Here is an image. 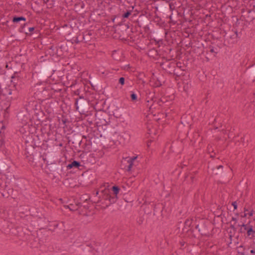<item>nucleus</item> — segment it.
<instances>
[{"instance_id":"obj_1","label":"nucleus","mask_w":255,"mask_h":255,"mask_svg":"<svg viewBox=\"0 0 255 255\" xmlns=\"http://www.w3.org/2000/svg\"><path fill=\"white\" fill-rule=\"evenodd\" d=\"M26 144L25 154L28 161L33 166H42L46 161V158L41 154V147L27 144L28 142Z\"/></svg>"},{"instance_id":"obj_2","label":"nucleus","mask_w":255,"mask_h":255,"mask_svg":"<svg viewBox=\"0 0 255 255\" xmlns=\"http://www.w3.org/2000/svg\"><path fill=\"white\" fill-rule=\"evenodd\" d=\"M160 63V66L168 74L172 75L177 77H179L182 74L180 66H178V64H180V63L171 61L164 57Z\"/></svg>"},{"instance_id":"obj_3","label":"nucleus","mask_w":255,"mask_h":255,"mask_svg":"<svg viewBox=\"0 0 255 255\" xmlns=\"http://www.w3.org/2000/svg\"><path fill=\"white\" fill-rule=\"evenodd\" d=\"M55 70L54 69V66L51 62L42 63L39 65V68L36 72L39 79H44L50 78Z\"/></svg>"},{"instance_id":"obj_4","label":"nucleus","mask_w":255,"mask_h":255,"mask_svg":"<svg viewBox=\"0 0 255 255\" xmlns=\"http://www.w3.org/2000/svg\"><path fill=\"white\" fill-rule=\"evenodd\" d=\"M120 34L119 38L124 41H129L134 42L135 40L134 36L133 35L132 28L129 29L128 25L124 24L120 25V27L116 30Z\"/></svg>"},{"instance_id":"obj_5","label":"nucleus","mask_w":255,"mask_h":255,"mask_svg":"<svg viewBox=\"0 0 255 255\" xmlns=\"http://www.w3.org/2000/svg\"><path fill=\"white\" fill-rule=\"evenodd\" d=\"M75 106L77 111L81 114H85L86 117L89 115V112L87 111L88 105L87 100L83 97L79 96L75 98Z\"/></svg>"},{"instance_id":"obj_6","label":"nucleus","mask_w":255,"mask_h":255,"mask_svg":"<svg viewBox=\"0 0 255 255\" xmlns=\"http://www.w3.org/2000/svg\"><path fill=\"white\" fill-rule=\"evenodd\" d=\"M89 115H93V119H95L96 124L98 126L106 125L107 122L105 119L107 114L103 111H96L95 110L90 112Z\"/></svg>"},{"instance_id":"obj_7","label":"nucleus","mask_w":255,"mask_h":255,"mask_svg":"<svg viewBox=\"0 0 255 255\" xmlns=\"http://www.w3.org/2000/svg\"><path fill=\"white\" fill-rule=\"evenodd\" d=\"M101 193L102 194V198L101 199L100 196L98 197L97 203L101 202L102 204H105V208L108 207L111 204L115 203L111 202V199L113 198V196H112L109 190H105L104 192L102 191Z\"/></svg>"},{"instance_id":"obj_8","label":"nucleus","mask_w":255,"mask_h":255,"mask_svg":"<svg viewBox=\"0 0 255 255\" xmlns=\"http://www.w3.org/2000/svg\"><path fill=\"white\" fill-rule=\"evenodd\" d=\"M44 163L46 164V166L44 168L45 172L47 174L53 175V177H55L56 175L59 173L60 166H58L55 162L48 163L47 161H46Z\"/></svg>"},{"instance_id":"obj_9","label":"nucleus","mask_w":255,"mask_h":255,"mask_svg":"<svg viewBox=\"0 0 255 255\" xmlns=\"http://www.w3.org/2000/svg\"><path fill=\"white\" fill-rule=\"evenodd\" d=\"M17 92L15 90H12L9 88H5L4 90L1 91V93L0 94V104H2L3 102V99H2V97L5 96L6 99L8 100L12 99H16V97H13L11 96V95L16 94Z\"/></svg>"},{"instance_id":"obj_10","label":"nucleus","mask_w":255,"mask_h":255,"mask_svg":"<svg viewBox=\"0 0 255 255\" xmlns=\"http://www.w3.org/2000/svg\"><path fill=\"white\" fill-rule=\"evenodd\" d=\"M32 91L35 96L44 98V95L47 92V87H44L41 83L36 84L33 88Z\"/></svg>"},{"instance_id":"obj_11","label":"nucleus","mask_w":255,"mask_h":255,"mask_svg":"<svg viewBox=\"0 0 255 255\" xmlns=\"http://www.w3.org/2000/svg\"><path fill=\"white\" fill-rule=\"evenodd\" d=\"M137 158V156L132 157H127L122 161V165H125L123 168L128 171L131 170V167L133 165V161Z\"/></svg>"},{"instance_id":"obj_12","label":"nucleus","mask_w":255,"mask_h":255,"mask_svg":"<svg viewBox=\"0 0 255 255\" xmlns=\"http://www.w3.org/2000/svg\"><path fill=\"white\" fill-rule=\"evenodd\" d=\"M17 120L22 126H26L30 120L29 113L26 111H20L17 115Z\"/></svg>"},{"instance_id":"obj_13","label":"nucleus","mask_w":255,"mask_h":255,"mask_svg":"<svg viewBox=\"0 0 255 255\" xmlns=\"http://www.w3.org/2000/svg\"><path fill=\"white\" fill-rule=\"evenodd\" d=\"M29 23H22L19 28V31L24 33L27 36H31L32 32L35 30L34 27H29Z\"/></svg>"},{"instance_id":"obj_14","label":"nucleus","mask_w":255,"mask_h":255,"mask_svg":"<svg viewBox=\"0 0 255 255\" xmlns=\"http://www.w3.org/2000/svg\"><path fill=\"white\" fill-rule=\"evenodd\" d=\"M95 38V32L93 30H86L83 33V40L85 43L93 41Z\"/></svg>"},{"instance_id":"obj_15","label":"nucleus","mask_w":255,"mask_h":255,"mask_svg":"<svg viewBox=\"0 0 255 255\" xmlns=\"http://www.w3.org/2000/svg\"><path fill=\"white\" fill-rule=\"evenodd\" d=\"M196 229H198L199 232L203 236L209 237L210 235L207 227L205 224L196 225Z\"/></svg>"},{"instance_id":"obj_16","label":"nucleus","mask_w":255,"mask_h":255,"mask_svg":"<svg viewBox=\"0 0 255 255\" xmlns=\"http://www.w3.org/2000/svg\"><path fill=\"white\" fill-rule=\"evenodd\" d=\"M38 106L37 102L35 101H30L25 105L26 112L28 113L32 111L37 110L36 107Z\"/></svg>"},{"instance_id":"obj_17","label":"nucleus","mask_w":255,"mask_h":255,"mask_svg":"<svg viewBox=\"0 0 255 255\" xmlns=\"http://www.w3.org/2000/svg\"><path fill=\"white\" fill-rule=\"evenodd\" d=\"M83 138L86 139V142L82 145V147L88 151H91L94 150L91 140L90 139H87L86 136L84 135L83 136Z\"/></svg>"},{"instance_id":"obj_18","label":"nucleus","mask_w":255,"mask_h":255,"mask_svg":"<svg viewBox=\"0 0 255 255\" xmlns=\"http://www.w3.org/2000/svg\"><path fill=\"white\" fill-rule=\"evenodd\" d=\"M111 189L113 192L114 195H113V198L111 199V202H116L118 199L117 195L120 192V188L119 186L115 185L112 187Z\"/></svg>"},{"instance_id":"obj_19","label":"nucleus","mask_w":255,"mask_h":255,"mask_svg":"<svg viewBox=\"0 0 255 255\" xmlns=\"http://www.w3.org/2000/svg\"><path fill=\"white\" fill-rule=\"evenodd\" d=\"M61 90H62V89L61 88L58 87V86L55 84L48 85L47 87V91H53V92H51L52 94L56 93H60Z\"/></svg>"},{"instance_id":"obj_20","label":"nucleus","mask_w":255,"mask_h":255,"mask_svg":"<svg viewBox=\"0 0 255 255\" xmlns=\"http://www.w3.org/2000/svg\"><path fill=\"white\" fill-rule=\"evenodd\" d=\"M5 178L9 180H13L15 179L14 175L13 174V171L11 168H9V170L3 172L2 173Z\"/></svg>"},{"instance_id":"obj_21","label":"nucleus","mask_w":255,"mask_h":255,"mask_svg":"<svg viewBox=\"0 0 255 255\" xmlns=\"http://www.w3.org/2000/svg\"><path fill=\"white\" fill-rule=\"evenodd\" d=\"M82 140L81 139L80 136L78 135H74L73 136V141H72V143L74 144V146L75 147H80L82 146Z\"/></svg>"},{"instance_id":"obj_22","label":"nucleus","mask_w":255,"mask_h":255,"mask_svg":"<svg viewBox=\"0 0 255 255\" xmlns=\"http://www.w3.org/2000/svg\"><path fill=\"white\" fill-rule=\"evenodd\" d=\"M26 18L23 16H14L12 17V21L14 23H20L21 24L22 23H26Z\"/></svg>"},{"instance_id":"obj_23","label":"nucleus","mask_w":255,"mask_h":255,"mask_svg":"<svg viewBox=\"0 0 255 255\" xmlns=\"http://www.w3.org/2000/svg\"><path fill=\"white\" fill-rule=\"evenodd\" d=\"M82 206H83L85 208H87V207L86 205H83L81 203L78 202L75 203V205H74L73 204H70L68 206V207L70 210L76 211V210H77L79 208H81Z\"/></svg>"},{"instance_id":"obj_24","label":"nucleus","mask_w":255,"mask_h":255,"mask_svg":"<svg viewBox=\"0 0 255 255\" xmlns=\"http://www.w3.org/2000/svg\"><path fill=\"white\" fill-rule=\"evenodd\" d=\"M12 192L13 189L7 186V188H5L4 190L2 191L1 194L3 197L8 198L9 196L12 195Z\"/></svg>"},{"instance_id":"obj_25","label":"nucleus","mask_w":255,"mask_h":255,"mask_svg":"<svg viewBox=\"0 0 255 255\" xmlns=\"http://www.w3.org/2000/svg\"><path fill=\"white\" fill-rule=\"evenodd\" d=\"M115 133H116V132H114L113 130L108 129V132L106 131L103 134L105 138L111 141L113 140V135Z\"/></svg>"},{"instance_id":"obj_26","label":"nucleus","mask_w":255,"mask_h":255,"mask_svg":"<svg viewBox=\"0 0 255 255\" xmlns=\"http://www.w3.org/2000/svg\"><path fill=\"white\" fill-rule=\"evenodd\" d=\"M246 230L248 237H249L250 238L255 237V230H253V227L252 225H250L247 228Z\"/></svg>"},{"instance_id":"obj_27","label":"nucleus","mask_w":255,"mask_h":255,"mask_svg":"<svg viewBox=\"0 0 255 255\" xmlns=\"http://www.w3.org/2000/svg\"><path fill=\"white\" fill-rule=\"evenodd\" d=\"M10 168L5 162H0V174L1 175L3 172L7 171Z\"/></svg>"},{"instance_id":"obj_28","label":"nucleus","mask_w":255,"mask_h":255,"mask_svg":"<svg viewBox=\"0 0 255 255\" xmlns=\"http://www.w3.org/2000/svg\"><path fill=\"white\" fill-rule=\"evenodd\" d=\"M81 166L80 162L76 160H74L71 163L68 164L67 165V168L68 169H71L73 168H79Z\"/></svg>"},{"instance_id":"obj_29","label":"nucleus","mask_w":255,"mask_h":255,"mask_svg":"<svg viewBox=\"0 0 255 255\" xmlns=\"http://www.w3.org/2000/svg\"><path fill=\"white\" fill-rule=\"evenodd\" d=\"M43 4L46 5L48 8H52L55 4V0H40Z\"/></svg>"},{"instance_id":"obj_30","label":"nucleus","mask_w":255,"mask_h":255,"mask_svg":"<svg viewBox=\"0 0 255 255\" xmlns=\"http://www.w3.org/2000/svg\"><path fill=\"white\" fill-rule=\"evenodd\" d=\"M72 30V27L71 25L69 24H64L63 26H61V29L60 30L61 32H68V34H71V30Z\"/></svg>"},{"instance_id":"obj_31","label":"nucleus","mask_w":255,"mask_h":255,"mask_svg":"<svg viewBox=\"0 0 255 255\" xmlns=\"http://www.w3.org/2000/svg\"><path fill=\"white\" fill-rule=\"evenodd\" d=\"M91 86L95 90H98L100 87V84L96 78H93L91 81Z\"/></svg>"},{"instance_id":"obj_32","label":"nucleus","mask_w":255,"mask_h":255,"mask_svg":"<svg viewBox=\"0 0 255 255\" xmlns=\"http://www.w3.org/2000/svg\"><path fill=\"white\" fill-rule=\"evenodd\" d=\"M7 187V185L6 184V182L4 180L2 179V175L0 174V193H1L2 191Z\"/></svg>"},{"instance_id":"obj_33","label":"nucleus","mask_w":255,"mask_h":255,"mask_svg":"<svg viewBox=\"0 0 255 255\" xmlns=\"http://www.w3.org/2000/svg\"><path fill=\"white\" fill-rule=\"evenodd\" d=\"M238 37V33L237 30L234 31L232 35H230V38L231 39V43H235L237 41Z\"/></svg>"},{"instance_id":"obj_34","label":"nucleus","mask_w":255,"mask_h":255,"mask_svg":"<svg viewBox=\"0 0 255 255\" xmlns=\"http://www.w3.org/2000/svg\"><path fill=\"white\" fill-rule=\"evenodd\" d=\"M66 47H67V44H60V43H58V45H57V54H58L59 53L60 54H61V53L59 51L60 50L61 52L63 51V50H65V48H66Z\"/></svg>"},{"instance_id":"obj_35","label":"nucleus","mask_w":255,"mask_h":255,"mask_svg":"<svg viewBox=\"0 0 255 255\" xmlns=\"http://www.w3.org/2000/svg\"><path fill=\"white\" fill-rule=\"evenodd\" d=\"M130 97L131 101L133 102H136L137 100V95H136V94H135L132 91H130Z\"/></svg>"},{"instance_id":"obj_36","label":"nucleus","mask_w":255,"mask_h":255,"mask_svg":"<svg viewBox=\"0 0 255 255\" xmlns=\"http://www.w3.org/2000/svg\"><path fill=\"white\" fill-rule=\"evenodd\" d=\"M250 225V222H249L248 224H245L243 223L242 225H238V226L241 227V228H244V230H246L247 228Z\"/></svg>"},{"instance_id":"obj_37","label":"nucleus","mask_w":255,"mask_h":255,"mask_svg":"<svg viewBox=\"0 0 255 255\" xmlns=\"http://www.w3.org/2000/svg\"><path fill=\"white\" fill-rule=\"evenodd\" d=\"M131 10H127L126 12H125L123 14V17L124 18H128V16L130 15L131 14Z\"/></svg>"},{"instance_id":"obj_38","label":"nucleus","mask_w":255,"mask_h":255,"mask_svg":"<svg viewBox=\"0 0 255 255\" xmlns=\"http://www.w3.org/2000/svg\"><path fill=\"white\" fill-rule=\"evenodd\" d=\"M251 76H255V64L253 65L251 68Z\"/></svg>"},{"instance_id":"obj_39","label":"nucleus","mask_w":255,"mask_h":255,"mask_svg":"<svg viewBox=\"0 0 255 255\" xmlns=\"http://www.w3.org/2000/svg\"><path fill=\"white\" fill-rule=\"evenodd\" d=\"M161 34L162 35V33L161 30H159L156 31V34H155L154 35L156 36V37L158 38V40H161V39H160L159 38L160 37Z\"/></svg>"},{"instance_id":"obj_40","label":"nucleus","mask_w":255,"mask_h":255,"mask_svg":"<svg viewBox=\"0 0 255 255\" xmlns=\"http://www.w3.org/2000/svg\"><path fill=\"white\" fill-rule=\"evenodd\" d=\"M125 79L124 77H121L120 78L119 80V83L121 85H124L125 84Z\"/></svg>"},{"instance_id":"obj_41","label":"nucleus","mask_w":255,"mask_h":255,"mask_svg":"<svg viewBox=\"0 0 255 255\" xmlns=\"http://www.w3.org/2000/svg\"><path fill=\"white\" fill-rule=\"evenodd\" d=\"M185 244H186V243L184 241H180L179 243V245L180 246L179 249L181 250H183V247L185 245Z\"/></svg>"},{"instance_id":"obj_42","label":"nucleus","mask_w":255,"mask_h":255,"mask_svg":"<svg viewBox=\"0 0 255 255\" xmlns=\"http://www.w3.org/2000/svg\"><path fill=\"white\" fill-rule=\"evenodd\" d=\"M61 121L62 122V123L65 125V126H66V124L67 123H68V119H67L65 117H62V119H61Z\"/></svg>"},{"instance_id":"obj_43","label":"nucleus","mask_w":255,"mask_h":255,"mask_svg":"<svg viewBox=\"0 0 255 255\" xmlns=\"http://www.w3.org/2000/svg\"><path fill=\"white\" fill-rule=\"evenodd\" d=\"M223 166L222 165H219L217 167V170L216 173V174L221 173V170L223 169Z\"/></svg>"},{"instance_id":"obj_44","label":"nucleus","mask_w":255,"mask_h":255,"mask_svg":"<svg viewBox=\"0 0 255 255\" xmlns=\"http://www.w3.org/2000/svg\"><path fill=\"white\" fill-rule=\"evenodd\" d=\"M209 51L211 52V53H217L218 52L217 51H215V50H214V48L213 46H210L209 47Z\"/></svg>"},{"instance_id":"obj_45","label":"nucleus","mask_w":255,"mask_h":255,"mask_svg":"<svg viewBox=\"0 0 255 255\" xmlns=\"http://www.w3.org/2000/svg\"><path fill=\"white\" fill-rule=\"evenodd\" d=\"M241 141L242 142L243 146L247 145V142H246L245 141V137H242L241 138Z\"/></svg>"},{"instance_id":"obj_46","label":"nucleus","mask_w":255,"mask_h":255,"mask_svg":"<svg viewBox=\"0 0 255 255\" xmlns=\"http://www.w3.org/2000/svg\"><path fill=\"white\" fill-rule=\"evenodd\" d=\"M137 81H138V84H141L143 85H144L145 83V82L143 80L141 79V78H138Z\"/></svg>"},{"instance_id":"obj_47","label":"nucleus","mask_w":255,"mask_h":255,"mask_svg":"<svg viewBox=\"0 0 255 255\" xmlns=\"http://www.w3.org/2000/svg\"><path fill=\"white\" fill-rule=\"evenodd\" d=\"M191 222L189 220H186L185 222V225L190 227Z\"/></svg>"},{"instance_id":"obj_48","label":"nucleus","mask_w":255,"mask_h":255,"mask_svg":"<svg viewBox=\"0 0 255 255\" xmlns=\"http://www.w3.org/2000/svg\"><path fill=\"white\" fill-rule=\"evenodd\" d=\"M15 77H14V76H11V82L12 83H13V86H14V87H15V86H16V85H15Z\"/></svg>"},{"instance_id":"obj_49","label":"nucleus","mask_w":255,"mask_h":255,"mask_svg":"<svg viewBox=\"0 0 255 255\" xmlns=\"http://www.w3.org/2000/svg\"><path fill=\"white\" fill-rule=\"evenodd\" d=\"M232 205L234 206V210H236L237 209V203L236 201L233 202L232 204Z\"/></svg>"},{"instance_id":"obj_50","label":"nucleus","mask_w":255,"mask_h":255,"mask_svg":"<svg viewBox=\"0 0 255 255\" xmlns=\"http://www.w3.org/2000/svg\"><path fill=\"white\" fill-rule=\"evenodd\" d=\"M230 228L233 230L234 232H236L237 231V228L235 227L234 224H231Z\"/></svg>"},{"instance_id":"obj_51","label":"nucleus","mask_w":255,"mask_h":255,"mask_svg":"<svg viewBox=\"0 0 255 255\" xmlns=\"http://www.w3.org/2000/svg\"><path fill=\"white\" fill-rule=\"evenodd\" d=\"M169 8H170V9L172 11L173 9H174L175 8V6L174 5V4H173L172 3H170L169 4Z\"/></svg>"},{"instance_id":"obj_52","label":"nucleus","mask_w":255,"mask_h":255,"mask_svg":"<svg viewBox=\"0 0 255 255\" xmlns=\"http://www.w3.org/2000/svg\"><path fill=\"white\" fill-rule=\"evenodd\" d=\"M246 231V230H244V228H241V229L239 230V232L240 233H245Z\"/></svg>"},{"instance_id":"obj_53","label":"nucleus","mask_w":255,"mask_h":255,"mask_svg":"<svg viewBox=\"0 0 255 255\" xmlns=\"http://www.w3.org/2000/svg\"><path fill=\"white\" fill-rule=\"evenodd\" d=\"M74 41H75V43H78L79 42H80L81 41L80 40H79L78 37H76V39L74 40Z\"/></svg>"},{"instance_id":"obj_54","label":"nucleus","mask_w":255,"mask_h":255,"mask_svg":"<svg viewBox=\"0 0 255 255\" xmlns=\"http://www.w3.org/2000/svg\"><path fill=\"white\" fill-rule=\"evenodd\" d=\"M161 86V84L160 83V82L158 81V82L155 83V86L156 87H160Z\"/></svg>"},{"instance_id":"obj_55","label":"nucleus","mask_w":255,"mask_h":255,"mask_svg":"<svg viewBox=\"0 0 255 255\" xmlns=\"http://www.w3.org/2000/svg\"><path fill=\"white\" fill-rule=\"evenodd\" d=\"M254 210H252L251 211V212L250 213H249L248 214H249V215L250 216H252L253 215V214H254Z\"/></svg>"},{"instance_id":"obj_56","label":"nucleus","mask_w":255,"mask_h":255,"mask_svg":"<svg viewBox=\"0 0 255 255\" xmlns=\"http://www.w3.org/2000/svg\"><path fill=\"white\" fill-rule=\"evenodd\" d=\"M142 219L141 218H140L139 220L137 221V223H138L139 225H140L142 223Z\"/></svg>"},{"instance_id":"obj_57","label":"nucleus","mask_w":255,"mask_h":255,"mask_svg":"<svg viewBox=\"0 0 255 255\" xmlns=\"http://www.w3.org/2000/svg\"><path fill=\"white\" fill-rule=\"evenodd\" d=\"M93 119H93V118H91V119H90V118H88L87 121H88L90 123H92V122H93Z\"/></svg>"},{"instance_id":"obj_58","label":"nucleus","mask_w":255,"mask_h":255,"mask_svg":"<svg viewBox=\"0 0 255 255\" xmlns=\"http://www.w3.org/2000/svg\"><path fill=\"white\" fill-rule=\"evenodd\" d=\"M99 194V191H96L95 193H94L93 194L95 195V196H97Z\"/></svg>"},{"instance_id":"obj_59","label":"nucleus","mask_w":255,"mask_h":255,"mask_svg":"<svg viewBox=\"0 0 255 255\" xmlns=\"http://www.w3.org/2000/svg\"><path fill=\"white\" fill-rule=\"evenodd\" d=\"M232 221H235V223L237 222V219L236 218H235V217H232Z\"/></svg>"},{"instance_id":"obj_60","label":"nucleus","mask_w":255,"mask_h":255,"mask_svg":"<svg viewBox=\"0 0 255 255\" xmlns=\"http://www.w3.org/2000/svg\"><path fill=\"white\" fill-rule=\"evenodd\" d=\"M251 253L252 254H255V250H252L250 251Z\"/></svg>"},{"instance_id":"obj_61","label":"nucleus","mask_w":255,"mask_h":255,"mask_svg":"<svg viewBox=\"0 0 255 255\" xmlns=\"http://www.w3.org/2000/svg\"><path fill=\"white\" fill-rule=\"evenodd\" d=\"M247 214H248L247 213H246L245 212V213L244 214V215H242V216H241V217H243V218H245V217H247Z\"/></svg>"},{"instance_id":"obj_62","label":"nucleus","mask_w":255,"mask_h":255,"mask_svg":"<svg viewBox=\"0 0 255 255\" xmlns=\"http://www.w3.org/2000/svg\"><path fill=\"white\" fill-rule=\"evenodd\" d=\"M4 128H5V127H4V126H2L1 127V129H0V133H1V132H2V129H4Z\"/></svg>"},{"instance_id":"obj_63","label":"nucleus","mask_w":255,"mask_h":255,"mask_svg":"<svg viewBox=\"0 0 255 255\" xmlns=\"http://www.w3.org/2000/svg\"><path fill=\"white\" fill-rule=\"evenodd\" d=\"M53 226H54V228H57L58 226V224L57 223H55Z\"/></svg>"},{"instance_id":"obj_64","label":"nucleus","mask_w":255,"mask_h":255,"mask_svg":"<svg viewBox=\"0 0 255 255\" xmlns=\"http://www.w3.org/2000/svg\"><path fill=\"white\" fill-rule=\"evenodd\" d=\"M241 255H247L245 252L241 253Z\"/></svg>"}]
</instances>
